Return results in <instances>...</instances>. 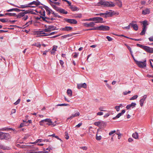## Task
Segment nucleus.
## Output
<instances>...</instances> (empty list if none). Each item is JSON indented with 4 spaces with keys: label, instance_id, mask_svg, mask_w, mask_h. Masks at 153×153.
Here are the masks:
<instances>
[{
    "label": "nucleus",
    "instance_id": "f257e3e1",
    "mask_svg": "<svg viewBox=\"0 0 153 153\" xmlns=\"http://www.w3.org/2000/svg\"><path fill=\"white\" fill-rule=\"evenodd\" d=\"M21 11H23V12H20L18 15H16L17 18L20 19L23 17L22 19L24 21L26 20L28 18V16L25 14L31 13V11L29 10H21Z\"/></svg>",
    "mask_w": 153,
    "mask_h": 153
},
{
    "label": "nucleus",
    "instance_id": "f03ea898",
    "mask_svg": "<svg viewBox=\"0 0 153 153\" xmlns=\"http://www.w3.org/2000/svg\"><path fill=\"white\" fill-rule=\"evenodd\" d=\"M99 3L104 7H112L115 5V4L112 1H108L104 0H100Z\"/></svg>",
    "mask_w": 153,
    "mask_h": 153
},
{
    "label": "nucleus",
    "instance_id": "7ed1b4c3",
    "mask_svg": "<svg viewBox=\"0 0 153 153\" xmlns=\"http://www.w3.org/2000/svg\"><path fill=\"white\" fill-rule=\"evenodd\" d=\"M143 24V29L141 32L140 33V35L142 36L144 35L145 34L146 32V30L147 27L146 26L148 25L147 22V21L144 20L142 22Z\"/></svg>",
    "mask_w": 153,
    "mask_h": 153
},
{
    "label": "nucleus",
    "instance_id": "20e7f679",
    "mask_svg": "<svg viewBox=\"0 0 153 153\" xmlns=\"http://www.w3.org/2000/svg\"><path fill=\"white\" fill-rule=\"evenodd\" d=\"M10 138V135L9 133L0 132V140H8Z\"/></svg>",
    "mask_w": 153,
    "mask_h": 153
},
{
    "label": "nucleus",
    "instance_id": "39448f33",
    "mask_svg": "<svg viewBox=\"0 0 153 153\" xmlns=\"http://www.w3.org/2000/svg\"><path fill=\"white\" fill-rule=\"evenodd\" d=\"M119 14L118 13H116L114 11H112L111 10H110L108 11H106L105 13V18L107 17H111L113 15H118Z\"/></svg>",
    "mask_w": 153,
    "mask_h": 153
},
{
    "label": "nucleus",
    "instance_id": "423d86ee",
    "mask_svg": "<svg viewBox=\"0 0 153 153\" xmlns=\"http://www.w3.org/2000/svg\"><path fill=\"white\" fill-rule=\"evenodd\" d=\"M41 17L43 21L48 23H52L53 21L55 20V19L53 18V17L52 16L49 17L43 16Z\"/></svg>",
    "mask_w": 153,
    "mask_h": 153
},
{
    "label": "nucleus",
    "instance_id": "0eeeda50",
    "mask_svg": "<svg viewBox=\"0 0 153 153\" xmlns=\"http://www.w3.org/2000/svg\"><path fill=\"white\" fill-rule=\"evenodd\" d=\"M136 63L140 68H144L146 67V60H145L143 62L137 61V62Z\"/></svg>",
    "mask_w": 153,
    "mask_h": 153
},
{
    "label": "nucleus",
    "instance_id": "6e6552de",
    "mask_svg": "<svg viewBox=\"0 0 153 153\" xmlns=\"http://www.w3.org/2000/svg\"><path fill=\"white\" fill-rule=\"evenodd\" d=\"M109 27L108 26H107L102 25L99 26H98V30H109Z\"/></svg>",
    "mask_w": 153,
    "mask_h": 153
},
{
    "label": "nucleus",
    "instance_id": "1a4fd4ad",
    "mask_svg": "<svg viewBox=\"0 0 153 153\" xmlns=\"http://www.w3.org/2000/svg\"><path fill=\"white\" fill-rule=\"evenodd\" d=\"M64 20L67 22L71 24H76L77 23V21L75 19L66 18Z\"/></svg>",
    "mask_w": 153,
    "mask_h": 153
},
{
    "label": "nucleus",
    "instance_id": "9d476101",
    "mask_svg": "<svg viewBox=\"0 0 153 153\" xmlns=\"http://www.w3.org/2000/svg\"><path fill=\"white\" fill-rule=\"evenodd\" d=\"M84 26L87 27H93L95 25V23L94 22H91L89 23L87 22L83 24Z\"/></svg>",
    "mask_w": 153,
    "mask_h": 153
},
{
    "label": "nucleus",
    "instance_id": "9b49d317",
    "mask_svg": "<svg viewBox=\"0 0 153 153\" xmlns=\"http://www.w3.org/2000/svg\"><path fill=\"white\" fill-rule=\"evenodd\" d=\"M103 19L100 17H94V21H96L94 22L96 23H100L102 22Z\"/></svg>",
    "mask_w": 153,
    "mask_h": 153
},
{
    "label": "nucleus",
    "instance_id": "f8f14e48",
    "mask_svg": "<svg viewBox=\"0 0 153 153\" xmlns=\"http://www.w3.org/2000/svg\"><path fill=\"white\" fill-rule=\"evenodd\" d=\"M87 84L85 83L77 84V88L78 89H80L82 88H87Z\"/></svg>",
    "mask_w": 153,
    "mask_h": 153
},
{
    "label": "nucleus",
    "instance_id": "ddd939ff",
    "mask_svg": "<svg viewBox=\"0 0 153 153\" xmlns=\"http://www.w3.org/2000/svg\"><path fill=\"white\" fill-rule=\"evenodd\" d=\"M136 21H132V22L130 23V25L134 29L137 31L138 30V26L137 24H134V23L136 22Z\"/></svg>",
    "mask_w": 153,
    "mask_h": 153
},
{
    "label": "nucleus",
    "instance_id": "4468645a",
    "mask_svg": "<svg viewBox=\"0 0 153 153\" xmlns=\"http://www.w3.org/2000/svg\"><path fill=\"white\" fill-rule=\"evenodd\" d=\"M41 122H48V123H46V124L49 126L52 125H53V123L51 121V120L50 119H46L45 120H42Z\"/></svg>",
    "mask_w": 153,
    "mask_h": 153
},
{
    "label": "nucleus",
    "instance_id": "2eb2a0df",
    "mask_svg": "<svg viewBox=\"0 0 153 153\" xmlns=\"http://www.w3.org/2000/svg\"><path fill=\"white\" fill-rule=\"evenodd\" d=\"M147 97V95H145L143 96V98L140 100V105L141 107L143 106L144 101L145 100Z\"/></svg>",
    "mask_w": 153,
    "mask_h": 153
},
{
    "label": "nucleus",
    "instance_id": "dca6fc26",
    "mask_svg": "<svg viewBox=\"0 0 153 153\" xmlns=\"http://www.w3.org/2000/svg\"><path fill=\"white\" fill-rule=\"evenodd\" d=\"M80 113L79 112H77L75 114H72L68 118L67 120L71 119L75 117L79 116L80 115Z\"/></svg>",
    "mask_w": 153,
    "mask_h": 153
},
{
    "label": "nucleus",
    "instance_id": "f3484780",
    "mask_svg": "<svg viewBox=\"0 0 153 153\" xmlns=\"http://www.w3.org/2000/svg\"><path fill=\"white\" fill-rule=\"evenodd\" d=\"M125 110H123L121 113L118 114L115 117H113V119L114 120L119 118L121 116L123 115L125 112Z\"/></svg>",
    "mask_w": 153,
    "mask_h": 153
},
{
    "label": "nucleus",
    "instance_id": "a211bd4d",
    "mask_svg": "<svg viewBox=\"0 0 153 153\" xmlns=\"http://www.w3.org/2000/svg\"><path fill=\"white\" fill-rule=\"evenodd\" d=\"M43 7L46 10V11L47 13V14L49 16L51 14V12L52 11V10L51 9H50L48 7L45 5H44L43 6Z\"/></svg>",
    "mask_w": 153,
    "mask_h": 153
},
{
    "label": "nucleus",
    "instance_id": "6ab92c4d",
    "mask_svg": "<svg viewBox=\"0 0 153 153\" xmlns=\"http://www.w3.org/2000/svg\"><path fill=\"white\" fill-rule=\"evenodd\" d=\"M72 27L70 26H66L65 27L61 28L62 31H71L72 30Z\"/></svg>",
    "mask_w": 153,
    "mask_h": 153
},
{
    "label": "nucleus",
    "instance_id": "aec40b11",
    "mask_svg": "<svg viewBox=\"0 0 153 153\" xmlns=\"http://www.w3.org/2000/svg\"><path fill=\"white\" fill-rule=\"evenodd\" d=\"M136 105L135 103L132 102L131 104L127 105L126 106V108L127 109H129L131 108H133L135 107Z\"/></svg>",
    "mask_w": 153,
    "mask_h": 153
},
{
    "label": "nucleus",
    "instance_id": "412c9836",
    "mask_svg": "<svg viewBox=\"0 0 153 153\" xmlns=\"http://www.w3.org/2000/svg\"><path fill=\"white\" fill-rule=\"evenodd\" d=\"M28 4L29 5L34 4L36 6H38L40 5L41 4L40 2L39 1H33L32 2L29 3Z\"/></svg>",
    "mask_w": 153,
    "mask_h": 153
},
{
    "label": "nucleus",
    "instance_id": "4be33fe9",
    "mask_svg": "<svg viewBox=\"0 0 153 153\" xmlns=\"http://www.w3.org/2000/svg\"><path fill=\"white\" fill-rule=\"evenodd\" d=\"M48 152V151H39L38 152H35L34 151H27V153H47Z\"/></svg>",
    "mask_w": 153,
    "mask_h": 153
},
{
    "label": "nucleus",
    "instance_id": "5701e85b",
    "mask_svg": "<svg viewBox=\"0 0 153 153\" xmlns=\"http://www.w3.org/2000/svg\"><path fill=\"white\" fill-rule=\"evenodd\" d=\"M35 7V6H34L29 5L28 4H26L24 5H20V6H18V7H17L23 9L28 7Z\"/></svg>",
    "mask_w": 153,
    "mask_h": 153
},
{
    "label": "nucleus",
    "instance_id": "b1692460",
    "mask_svg": "<svg viewBox=\"0 0 153 153\" xmlns=\"http://www.w3.org/2000/svg\"><path fill=\"white\" fill-rule=\"evenodd\" d=\"M147 52L150 53H153V48H150L149 46H146V49L145 50Z\"/></svg>",
    "mask_w": 153,
    "mask_h": 153
},
{
    "label": "nucleus",
    "instance_id": "393cba45",
    "mask_svg": "<svg viewBox=\"0 0 153 153\" xmlns=\"http://www.w3.org/2000/svg\"><path fill=\"white\" fill-rule=\"evenodd\" d=\"M21 10L18 9V8H13L9 10H6L7 12H12L13 11H15L17 12H19L20 11H21Z\"/></svg>",
    "mask_w": 153,
    "mask_h": 153
},
{
    "label": "nucleus",
    "instance_id": "a878e982",
    "mask_svg": "<svg viewBox=\"0 0 153 153\" xmlns=\"http://www.w3.org/2000/svg\"><path fill=\"white\" fill-rule=\"evenodd\" d=\"M58 12L65 14H67L68 13V12L66 11L65 10L60 8H59Z\"/></svg>",
    "mask_w": 153,
    "mask_h": 153
},
{
    "label": "nucleus",
    "instance_id": "bb28decb",
    "mask_svg": "<svg viewBox=\"0 0 153 153\" xmlns=\"http://www.w3.org/2000/svg\"><path fill=\"white\" fill-rule=\"evenodd\" d=\"M150 10L148 8H146L144 10H143L142 11V14L143 15H146L150 13Z\"/></svg>",
    "mask_w": 153,
    "mask_h": 153
},
{
    "label": "nucleus",
    "instance_id": "cd10ccee",
    "mask_svg": "<svg viewBox=\"0 0 153 153\" xmlns=\"http://www.w3.org/2000/svg\"><path fill=\"white\" fill-rule=\"evenodd\" d=\"M0 148L4 150H9L10 149L9 147L5 146L2 144H0Z\"/></svg>",
    "mask_w": 153,
    "mask_h": 153
},
{
    "label": "nucleus",
    "instance_id": "c85d7f7f",
    "mask_svg": "<svg viewBox=\"0 0 153 153\" xmlns=\"http://www.w3.org/2000/svg\"><path fill=\"white\" fill-rule=\"evenodd\" d=\"M132 137L136 139H138L139 135L138 133L136 131L132 134Z\"/></svg>",
    "mask_w": 153,
    "mask_h": 153
},
{
    "label": "nucleus",
    "instance_id": "c756f323",
    "mask_svg": "<svg viewBox=\"0 0 153 153\" xmlns=\"http://www.w3.org/2000/svg\"><path fill=\"white\" fill-rule=\"evenodd\" d=\"M44 31L43 30L40 31H38L37 32V34L38 35H41V36H43L47 34V33H45L44 32Z\"/></svg>",
    "mask_w": 153,
    "mask_h": 153
},
{
    "label": "nucleus",
    "instance_id": "7c9ffc66",
    "mask_svg": "<svg viewBox=\"0 0 153 153\" xmlns=\"http://www.w3.org/2000/svg\"><path fill=\"white\" fill-rule=\"evenodd\" d=\"M5 16H11L16 17V15L15 13H6L5 14Z\"/></svg>",
    "mask_w": 153,
    "mask_h": 153
},
{
    "label": "nucleus",
    "instance_id": "2f4dec72",
    "mask_svg": "<svg viewBox=\"0 0 153 153\" xmlns=\"http://www.w3.org/2000/svg\"><path fill=\"white\" fill-rule=\"evenodd\" d=\"M137 46L139 47L142 48V49H143L145 51V49L146 47V46L143 45H142L140 44H137Z\"/></svg>",
    "mask_w": 153,
    "mask_h": 153
},
{
    "label": "nucleus",
    "instance_id": "473e14b6",
    "mask_svg": "<svg viewBox=\"0 0 153 153\" xmlns=\"http://www.w3.org/2000/svg\"><path fill=\"white\" fill-rule=\"evenodd\" d=\"M0 21L4 23L6 22H9V20L6 19H0Z\"/></svg>",
    "mask_w": 153,
    "mask_h": 153
},
{
    "label": "nucleus",
    "instance_id": "72a5a7b5",
    "mask_svg": "<svg viewBox=\"0 0 153 153\" xmlns=\"http://www.w3.org/2000/svg\"><path fill=\"white\" fill-rule=\"evenodd\" d=\"M67 93L69 96L71 97L72 96V91L71 89H68L67 90Z\"/></svg>",
    "mask_w": 153,
    "mask_h": 153
},
{
    "label": "nucleus",
    "instance_id": "f704fd0d",
    "mask_svg": "<svg viewBox=\"0 0 153 153\" xmlns=\"http://www.w3.org/2000/svg\"><path fill=\"white\" fill-rule=\"evenodd\" d=\"M48 136H52L53 137H55V138H57V139L61 141H62V140L58 136L55 135V134H53L52 135H48Z\"/></svg>",
    "mask_w": 153,
    "mask_h": 153
},
{
    "label": "nucleus",
    "instance_id": "c9c22d12",
    "mask_svg": "<svg viewBox=\"0 0 153 153\" xmlns=\"http://www.w3.org/2000/svg\"><path fill=\"white\" fill-rule=\"evenodd\" d=\"M98 27L85 30H98Z\"/></svg>",
    "mask_w": 153,
    "mask_h": 153
},
{
    "label": "nucleus",
    "instance_id": "e433bc0d",
    "mask_svg": "<svg viewBox=\"0 0 153 153\" xmlns=\"http://www.w3.org/2000/svg\"><path fill=\"white\" fill-rule=\"evenodd\" d=\"M73 33H71L70 34L64 35L62 36V37L64 38H66L69 37L71 36H73Z\"/></svg>",
    "mask_w": 153,
    "mask_h": 153
},
{
    "label": "nucleus",
    "instance_id": "4c0bfd02",
    "mask_svg": "<svg viewBox=\"0 0 153 153\" xmlns=\"http://www.w3.org/2000/svg\"><path fill=\"white\" fill-rule=\"evenodd\" d=\"M95 15L96 16H100L103 17L105 18V13H97V14H96Z\"/></svg>",
    "mask_w": 153,
    "mask_h": 153
},
{
    "label": "nucleus",
    "instance_id": "58836bf2",
    "mask_svg": "<svg viewBox=\"0 0 153 153\" xmlns=\"http://www.w3.org/2000/svg\"><path fill=\"white\" fill-rule=\"evenodd\" d=\"M65 138L66 140H68L69 138V136H68V133L67 131H65Z\"/></svg>",
    "mask_w": 153,
    "mask_h": 153
},
{
    "label": "nucleus",
    "instance_id": "ea45409f",
    "mask_svg": "<svg viewBox=\"0 0 153 153\" xmlns=\"http://www.w3.org/2000/svg\"><path fill=\"white\" fill-rule=\"evenodd\" d=\"M117 5L120 7L122 6V2L120 1H118L117 3Z\"/></svg>",
    "mask_w": 153,
    "mask_h": 153
},
{
    "label": "nucleus",
    "instance_id": "a19ab883",
    "mask_svg": "<svg viewBox=\"0 0 153 153\" xmlns=\"http://www.w3.org/2000/svg\"><path fill=\"white\" fill-rule=\"evenodd\" d=\"M71 8L73 11H76L77 9V7H73L72 6H71Z\"/></svg>",
    "mask_w": 153,
    "mask_h": 153
},
{
    "label": "nucleus",
    "instance_id": "79ce46f5",
    "mask_svg": "<svg viewBox=\"0 0 153 153\" xmlns=\"http://www.w3.org/2000/svg\"><path fill=\"white\" fill-rule=\"evenodd\" d=\"M137 97H138V96L137 95H134V96H133L131 98H130V100H135L137 99Z\"/></svg>",
    "mask_w": 153,
    "mask_h": 153
},
{
    "label": "nucleus",
    "instance_id": "37998d69",
    "mask_svg": "<svg viewBox=\"0 0 153 153\" xmlns=\"http://www.w3.org/2000/svg\"><path fill=\"white\" fill-rule=\"evenodd\" d=\"M43 141V140L42 139H38L36 141L33 143H37L38 142H41Z\"/></svg>",
    "mask_w": 153,
    "mask_h": 153
},
{
    "label": "nucleus",
    "instance_id": "c03bdc74",
    "mask_svg": "<svg viewBox=\"0 0 153 153\" xmlns=\"http://www.w3.org/2000/svg\"><path fill=\"white\" fill-rule=\"evenodd\" d=\"M69 105L68 104L63 103V104H57L56 106H66Z\"/></svg>",
    "mask_w": 153,
    "mask_h": 153
},
{
    "label": "nucleus",
    "instance_id": "a18cd8bd",
    "mask_svg": "<svg viewBox=\"0 0 153 153\" xmlns=\"http://www.w3.org/2000/svg\"><path fill=\"white\" fill-rule=\"evenodd\" d=\"M13 129L11 128H2L1 129V130H2V131H4V130H11Z\"/></svg>",
    "mask_w": 153,
    "mask_h": 153
},
{
    "label": "nucleus",
    "instance_id": "49530a36",
    "mask_svg": "<svg viewBox=\"0 0 153 153\" xmlns=\"http://www.w3.org/2000/svg\"><path fill=\"white\" fill-rule=\"evenodd\" d=\"M57 33V32H51L49 34H48L47 33V34H46V35H44V36H50V35H53L56 33Z\"/></svg>",
    "mask_w": 153,
    "mask_h": 153
},
{
    "label": "nucleus",
    "instance_id": "de8ad7c7",
    "mask_svg": "<svg viewBox=\"0 0 153 153\" xmlns=\"http://www.w3.org/2000/svg\"><path fill=\"white\" fill-rule=\"evenodd\" d=\"M48 27L49 28V29H50L51 31L52 30H56L55 28H54V26L52 25H50L48 26Z\"/></svg>",
    "mask_w": 153,
    "mask_h": 153
},
{
    "label": "nucleus",
    "instance_id": "09e8293b",
    "mask_svg": "<svg viewBox=\"0 0 153 153\" xmlns=\"http://www.w3.org/2000/svg\"><path fill=\"white\" fill-rule=\"evenodd\" d=\"M43 31L44 32H50L51 31V30L49 29V28L48 27L47 28H45V29H44L43 30Z\"/></svg>",
    "mask_w": 153,
    "mask_h": 153
},
{
    "label": "nucleus",
    "instance_id": "8fccbe9b",
    "mask_svg": "<svg viewBox=\"0 0 153 153\" xmlns=\"http://www.w3.org/2000/svg\"><path fill=\"white\" fill-rule=\"evenodd\" d=\"M101 123V122L100 121H98L95 122L94 123V124L96 126H99Z\"/></svg>",
    "mask_w": 153,
    "mask_h": 153
},
{
    "label": "nucleus",
    "instance_id": "3c124183",
    "mask_svg": "<svg viewBox=\"0 0 153 153\" xmlns=\"http://www.w3.org/2000/svg\"><path fill=\"white\" fill-rule=\"evenodd\" d=\"M32 24V21H29L28 22L26 23L25 25V26H28L29 25H31Z\"/></svg>",
    "mask_w": 153,
    "mask_h": 153
},
{
    "label": "nucleus",
    "instance_id": "603ef678",
    "mask_svg": "<svg viewBox=\"0 0 153 153\" xmlns=\"http://www.w3.org/2000/svg\"><path fill=\"white\" fill-rule=\"evenodd\" d=\"M130 26H131V25H130V24L129 25H128L127 26L123 27V29L129 30L130 29Z\"/></svg>",
    "mask_w": 153,
    "mask_h": 153
},
{
    "label": "nucleus",
    "instance_id": "864d4df0",
    "mask_svg": "<svg viewBox=\"0 0 153 153\" xmlns=\"http://www.w3.org/2000/svg\"><path fill=\"white\" fill-rule=\"evenodd\" d=\"M20 102V99H19L16 102L14 103V104L15 105H16L19 103Z\"/></svg>",
    "mask_w": 153,
    "mask_h": 153
},
{
    "label": "nucleus",
    "instance_id": "5fc2aeb1",
    "mask_svg": "<svg viewBox=\"0 0 153 153\" xmlns=\"http://www.w3.org/2000/svg\"><path fill=\"white\" fill-rule=\"evenodd\" d=\"M104 108L102 106H101L99 108V109L100 111H106L103 109Z\"/></svg>",
    "mask_w": 153,
    "mask_h": 153
},
{
    "label": "nucleus",
    "instance_id": "6e6d98bb",
    "mask_svg": "<svg viewBox=\"0 0 153 153\" xmlns=\"http://www.w3.org/2000/svg\"><path fill=\"white\" fill-rule=\"evenodd\" d=\"M96 139L97 140H100L101 139V138H102V137L100 135L99 136H97V135H96Z\"/></svg>",
    "mask_w": 153,
    "mask_h": 153
},
{
    "label": "nucleus",
    "instance_id": "4d7b16f0",
    "mask_svg": "<svg viewBox=\"0 0 153 153\" xmlns=\"http://www.w3.org/2000/svg\"><path fill=\"white\" fill-rule=\"evenodd\" d=\"M131 92V91H128V92H127L126 91L123 92V94L124 95H126L127 94H128L130 93Z\"/></svg>",
    "mask_w": 153,
    "mask_h": 153
},
{
    "label": "nucleus",
    "instance_id": "13d9d810",
    "mask_svg": "<svg viewBox=\"0 0 153 153\" xmlns=\"http://www.w3.org/2000/svg\"><path fill=\"white\" fill-rule=\"evenodd\" d=\"M114 108L117 111H119L120 110V107L118 106H115Z\"/></svg>",
    "mask_w": 153,
    "mask_h": 153
},
{
    "label": "nucleus",
    "instance_id": "bf43d9fd",
    "mask_svg": "<svg viewBox=\"0 0 153 153\" xmlns=\"http://www.w3.org/2000/svg\"><path fill=\"white\" fill-rule=\"evenodd\" d=\"M57 48V46H53V47L52 49V51H56V49Z\"/></svg>",
    "mask_w": 153,
    "mask_h": 153
},
{
    "label": "nucleus",
    "instance_id": "052dcab7",
    "mask_svg": "<svg viewBox=\"0 0 153 153\" xmlns=\"http://www.w3.org/2000/svg\"><path fill=\"white\" fill-rule=\"evenodd\" d=\"M40 14L41 15H42V16H45V11L44 10L43 12H40Z\"/></svg>",
    "mask_w": 153,
    "mask_h": 153
},
{
    "label": "nucleus",
    "instance_id": "680f3d73",
    "mask_svg": "<svg viewBox=\"0 0 153 153\" xmlns=\"http://www.w3.org/2000/svg\"><path fill=\"white\" fill-rule=\"evenodd\" d=\"M106 38L108 39V40L109 41H111L112 40V39L109 36H107Z\"/></svg>",
    "mask_w": 153,
    "mask_h": 153
},
{
    "label": "nucleus",
    "instance_id": "e2e57ef3",
    "mask_svg": "<svg viewBox=\"0 0 153 153\" xmlns=\"http://www.w3.org/2000/svg\"><path fill=\"white\" fill-rule=\"evenodd\" d=\"M33 45L37 47H39L41 46V45L40 44L38 43H35Z\"/></svg>",
    "mask_w": 153,
    "mask_h": 153
},
{
    "label": "nucleus",
    "instance_id": "0e129e2a",
    "mask_svg": "<svg viewBox=\"0 0 153 153\" xmlns=\"http://www.w3.org/2000/svg\"><path fill=\"white\" fill-rule=\"evenodd\" d=\"M80 148L84 150H86L87 149V148L86 146H82L80 147Z\"/></svg>",
    "mask_w": 153,
    "mask_h": 153
},
{
    "label": "nucleus",
    "instance_id": "69168bd1",
    "mask_svg": "<svg viewBox=\"0 0 153 153\" xmlns=\"http://www.w3.org/2000/svg\"><path fill=\"white\" fill-rule=\"evenodd\" d=\"M54 16L55 17H57L59 18H62L61 16L58 15V14L57 13H55L54 15Z\"/></svg>",
    "mask_w": 153,
    "mask_h": 153
},
{
    "label": "nucleus",
    "instance_id": "338daca9",
    "mask_svg": "<svg viewBox=\"0 0 153 153\" xmlns=\"http://www.w3.org/2000/svg\"><path fill=\"white\" fill-rule=\"evenodd\" d=\"M78 55L79 53L75 52L74 53V55L73 57L74 58H76L78 56Z\"/></svg>",
    "mask_w": 153,
    "mask_h": 153
},
{
    "label": "nucleus",
    "instance_id": "774afa93",
    "mask_svg": "<svg viewBox=\"0 0 153 153\" xmlns=\"http://www.w3.org/2000/svg\"><path fill=\"white\" fill-rule=\"evenodd\" d=\"M16 111V109H12L11 111V113L10 114L11 115L15 113Z\"/></svg>",
    "mask_w": 153,
    "mask_h": 153
}]
</instances>
